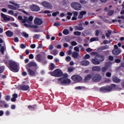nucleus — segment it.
Masks as SVG:
<instances>
[{
  "instance_id": "nucleus-50",
  "label": "nucleus",
  "mask_w": 124,
  "mask_h": 124,
  "mask_svg": "<svg viewBox=\"0 0 124 124\" xmlns=\"http://www.w3.org/2000/svg\"><path fill=\"white\" fill-rule=\"evenodd\" d=\"M108 59H109V61H112L114 60V57L112 56H109L108 57Z\"/></svg>"
},
{
  "instance_id": "nucleus-51",
  "label": "nucleus",
  "mask_w": 124,
  "mask_h": 124,
  "mask_svg": "<svg viewBox=\"0 0 124 124\" xmlns=\"http://www.w3.org/2000/svg\"><path fill=\"white\" fill-rule=\"evenodd\" d=\"M28 21H32L33 20V17L31 16H30L28 18Z\"/></svg>"
},
{
  "instance_id": "nucleus-61",
  "label": "nucleus",
  "mask_w": 124,
  "mask_h": 124,
  "mask_svg": "<svg viewBox=\"0 0 124 124\" xmlns=\"http://www.w3.org/2000/svg\"><path fill=\"white\" fill-rule=\"evenodd\" d=\"M12 97H13V98H18V94H16V93L13 94V95H12Z\"/></svg>"
},
{
  "instance_id": "nucleus-46",
  "label": "nucleus",
  "mask_w": 124,
  "mask_h": 124,
  "mask_svg": "<svg viewBox=\"0 0 124 124\" xmlns=\"http://www.w3.org/2000/svg\"><path fill=\"white\" fill-rule=\"evenodd\" d=\"M76 30L80 31H83V29L82 27H76Z\"/></svg>"
},
{
  "instance_id": "nucleus-55",
  "label": "nucleus",
  "mask_w": 124,
  "mask_h": 124,
  "mask_svg": "<svg viewBox=\"0 0 124 124\" xmlns=\"http://www.w3.org/2000/svg\"><path fill=\"white\" fill-rule=\"evenodd\" d=\"M5 99L7 101H8L10 100V96L9 95L6 96Z\"/></svg>"
},
{
  "instance_id": "nucleus-19",
  "label": "nucleus",
  "mask_w": 124,
  "mask_h": 124,
  "mask_svg": "<svg viewBox=\"0 0 124 124\" xmlns=\"http://www.w3.org/2000/svg\"><path fill=\"white\" fill-rule=\"evenodd\" d=\"M91 61L92 63L94 65H99L100 64V62H101L100 61L96 60V58L92 59Z\"/></svg>"
},
{
  "instance_id": "nucleus-52",
  "label": "nucleus",
  "mask_w": 124,
  "mask_h": 124,
  "mask_svg": "<svg viewBox=\"0 0 124 124\" xmlns=\"http://www.w3.org/2000/svg\"><path fill=\"white\" fill-rule=\"evenodd\" d=\"M65 53L63 51H60V56L61 57L64 56Z\"/></svg>"
},
{
  "instance_id": "nucleus-44",
  "label": "nucleus",
  "mask_w": 124,
  "mask_h": 124,
  "mask_svg": "<svg viewBox=\"0 0 124 124\" xmlns=\"http://www.w3.org/2000/svg\"><path fill=\"white\" fill-rule=\"evenodd\" d=\"M40 37V34H35L33 36V38L38 39Z\"/></svg>"
},
{
  "instance_id": "nucleus-56",
  "label": "nucleus",
  "mask_w": 124,
  "mask_h": 124,
  "mask_svg": "<svg viewBox=\"0 0 124 124\" xmlns=\"http://www.w3.org/2000/svg\"><path fill=\"white\" fill-rule=\"evenodd\" d=\"M67 54L68 55H70L72 54V50L71 49L67 50Z\"/></svg>"
},
{
  "instance_id": "nucleus-27",
  "label": "nucleus",
  "mask_w": 124,
  "mask_h": 124,
  "mask_svg": "<svg viewBox=\"0 0 124 124\" xmlns=\"http://www.w3.org/2000/svg\"><path fill=\"white\" fill-rule=\"evenodd\" d=\"M79 55V54L78 52H77L76 51H74L72 53V56L73 58H77Z\"/></svg>"
},
{
  "instance_id": "nucleus-6",
  "label": "nucleus",
  "mask_w": 124,
  "mask_h": 124,
  "mask_svg": "<svg viewBox=\"0 0 124 124\" xmlns=\"http://www.w3.org/2000/svg\"><path fill=\"white\" fill-rule=\"evenodd\" d=\"M71 6L77 11H80L81 9L82 8V5L80 4V3L77 2H73L71 3Z\"/></svg>"
},
{
  "instance_id": "nucleus-14",
  "label": "nucleus",
  "mask_w": 124,
  "mask_h": 124,
  "mask_svg": "<svg viewBox=\"0 0 124 124\" xmlns=\"http://www.w3.org/2000/svg\"><path fill=\"white\" fill-rule=\"evenodd\" d=\"M19 89L22 91H27L30 90V87L28 85H22L19 86Z\"/></svg>"
},
{
  "instance_id": "nucleus-42",
  "label": "nucleus",
  "mask_w": 124,
  "mask_h": 124,
  "mask_svg": "<svg viewBox=\"0 0 124 124\" xmlns=\"http://www.w3.org/2000/svg\"><path fill=\"white\" fill-rule=\"evenodd\" d=\"M79 2L82 4H86V3H87L88 2L85 0H80L79 1Z\"/></svg>"
},
{
  "instance_id": "nucleus-57",
  "label": "nucleus",
  "mask_w": 124,
  "mask_h": 124,
  "mask_svg": "<svg viewBox=\"0 0 124 124\" xmlns=\"http://www.w3.org/2000/svg\"><path fill=\"white\" fill-rule=\"evenodd\" d=\"M20 48L22 49H24L26 48V46L24 44L20 45Z\"/></svg>"
},
{
  "instance_id": "nucleus-36",
  "label": "nucleus",
  "mask_w": 124,
  "mask_h": 124,
  "mask_svg": "<svg viewBox=\"0 0 124 124\" xmlns=\"http://www.w3.org/2000/svg\"><path fill=\"white\" fill-rule=\"evenodd\" d=\"M71 57L70 56H67L65 57V61H66L67 62H69L71 61Z\"/></svg>"
},
{
  "instance_id": "nucleus-39",
  "label": "nucleus",
  "mask_w": 124,
  "mask_h": 124,
  "mask_svg": "<svg viewBox=\"0 0 124 124\" xmlns=\"http://www.w3.org/2000/svg\"><path fill=\"white\" fill-rule=\"evenodd\" d=\"M74 34L75 35L80 36V35H81V32L78 31H76L75 32H74Z\"/></svg>"
},
{
  "instance_id": "nucleus-10",
  "label": "nucleus",
  "mask_w": 124,
  "mask_h": 124,
  "mask_svg": "<svg viewBox=\"0 0 124 124\" xmlns=\"http://www.w3.org/2000/svg\"><path fill=\"white\" fill-rule=\"evenodd\" d=\"M42 5L44 7L48 8L49 9H51L52 8V5L49 2H46V1H44L43 2H42Z\"/></svg>"
},
{
  "instance_id": "nucleus-34",
  "label": "nucleus",
  "mask_w": 124,
  "mask_h": 124,
  "mask_svg": "<svg viewBox=\"0 0 124 124\" xmlns=\"http://www.w3.org/2000/svg\"><path fill=\"white\" fill-rule=\"evenodd\" d=\"M114 10H111L109 11H108V16H112L113 14H114Z\"/></svg>"
},
{
  "instance_id": "nucleus-7",
  "label": "nucleus",
  "mask_w": 124,
  "mask_h": 124,
  "mask_svg": "<svg viewBox=\"0 0 124 124\" xmlns=\"http://www.w3.org/2000/svg\"><path fill=\"white\" fill-rule=\"evenodd\" d=\"M71 79L73 81H75L77 83H80L82 81V78L80 76L78 75H74L71 77Z\"/></svg>"
},
{
  "instance_id": "nucleus-28",
  "label": "nucleus",
  "mask_w": 124,
  "mask_h": 124,
  "mask_svg": "<svg viewBox=\"0 0 124 124\" xmlns=\"http://www.w3.org/2000/svg\"><path fill=\"white\" fill-rule=\"evenodd\" d=\"M55 65L53 63H51L50 65H49V69L50 70H54L55 68Z\"/></svg>"
},
{
  "instance_id": "nucleus-16",
  "label": "nucleus",
  "mask_w": 124,
  "mask_h": 124,
  "mask_svg": "<svg viewBox=\"0 0 124 124\" xmlns=\"http://www.w3.org/2000/svg\"><path fill=\"white\" fill-rule=\"evenodd\" d=\"M101 71V67L100 66H96L92 67V71L93 72H100Z\"/></svg>"
},
{
  "instance_id": "nucleus-41",
  "label": "nucleus",
  "mask_w": 124,
  "mask_h": 124,
  "mask_svg": "<svg viewBox=\"0 0 124 124\" xmlns=\"http://www.w3.org/2000/svg\"><path fill=\"white\" fill-rule=\"evenodd\" d=\"M112 76V73H111L110 72H107V73L106 74V77L108 78H109L111 77V76Z\"/></svg>"
},
{
  "instance_id": "nucleus-63",
  "label": "nucleus",
  "mask_w": 124,
  "mask_h": 124,
  "mask_svg": "<svg viewBox=\"0 0 124 124\" xmlns=\"http://www.w3.org/2000/svg\"><path fill=\"white\" fill-rule=\"evenodd\" d=\"M30 47H31V48L34 49V48H35V47H36V45L31 44L30 45Z\"/></svg>"
},
{
  "instance_id": "nucleus-29",
  "label": "nucleus",
  "mask_w": 124,
  "mask_h": 124,
  "mask_svg": "<svg viewBox=\"0 0 124 124\" xmlns=\"http://www.w3.org/2000/svg\"><path fill=\"white\" fill-rule=\"evenodd\" d=\"M62 33H63V34H64L65 35H67L69 34V31H68V29H64L63 30Z\"/></svg>"
},
{
  "instance_id": "nucleus-35",
  "label": "nucleus",
  "mask_w": 124,
  "mask_h": 124,
  "mask_svg": "<svg viewBox=\"0 0 124 124\" xmlns=\"http://www.w3.org/2000/svg\"><path fill=\"white\" fill-rule=\"evenodd\" d=\"M72 14L74 15V17H77L78 16V12L73 11Z\"/></svg>"
},
{
  "instance_id": "nucleus-32",
  "label": "nucleus",
  "mask_w": 124,
  "mask_h": 124,
  "mask_svg": "<svg viewBox=\"0 0 124 124\" xmlns=\"http://www.w3.org/2000/svg\"><path fill=\"white\" fill-rule=\"evenodd\" d=\"M50 54L51 55H54V56H56L58 54V51L57 49H54L53 51H50Z\"/></svg>"
},
{
  "instance_id": "nucleus-22",
  "label": "nucleus",
  "mask_w": 124,
  "mask_h": 124,
  "mask_svg": "<svg viewBox=\"0 0 124 124\" xmlns=\"http://www.w3.org/2000/svg\"><path fill=\"white\" fill-rule=\"evenodd\" d=\"M1 17H2L5 21H9L10 20V17H8L5 14L2 13H1Z\"/></svg>"
},
{
  "instance_id": "nucleus-12",
  "label": "nucleus",
  "mask_w": 124,
  "mask_h": 124,
  "mask_svg": "<svg viewBox=\"0 0 124 124\" xmlns=\"http://www.w3.org/2000/svg\"><path fill=\"white\" fill-rule=\"evenodd\" d=\"M17 18H18V20L21 21L22 23H23L24 24L29 22V20L28 19V17H26V16H24V19H23V18L22 17V16H18V17Z\"/></svg>"
},
{
  "instance_id": "nucleus-33",
  "label": "nucleus",
  "mask_w": 124,
  "mask_h": 124,
  "mask_svg": "<svg viewBox=\"0 0 124 124\" xmlns=\"http://www.w3.org/2000/svg\"><path fill=\"white\" fill-rule=\"evenodd\" d=\"M67 15H68L67 16V20H70V19H71V16H72V13H70V12H68L67 13Z\"/></svg>"
},
{
  "instance_id": "nucleus-26",
  "label": "nucleus",
  "mask_w": 124,
  "mask_h": 124,
  "mask_svg": "<svg viewBox=\"0 0 124 124\" xmlns=\"http://www.w3.org/2000/svg\"><path fill=\"white\" fill-rule=\"evenodd\" d=\"M108 49H109V46L106 45L104 46H101V47H99L98 48V50H101L103 51L104 50H106Z\"/></svg>"
},
{
  "instance_id": "nucleus-40",
  "label": "nucleus",
  "mask_w": 124,
  "mask_h": 124,
  "mask_svg": "<svg viewBox=\"0 0 124 124\" xmlns=\"http://www.w3.org/2000/svg\"><path fill=\"white\" fill-rule=\"evenodd\" d=\"M90 58H91V56H90L89 54H86V55L84 56V58H83V59L84 60H86V59H90Z\"/></svg>"
},
{
  "instance_id": "nucleus-21",
  "label": "nucleus",
  "mask_w": 124,
  "mask_h": 124,
  "mask_svg": "<svg viewBox=\"0 0 124 124\" xmlns=\"http://www.w3.org/2000/svg\"><path fill=\"white\" fill-rule=\"evenodd\" d=\"M112 81L115 83H118L121 81V79L118 78L116 76H113L112 77Z\"/></svg>"
},
{
  "instance_id": "nucleus-13",
  "label": "nucleus",
  "mask_w": 124,
  "mask_h": 124,
  "mask_svg": "<svg viewBox=\"0 0 124 124\" xmlns=\"http://www.w3.org/2000/svg\"><path fill=\"white\" fill-rule=\"evenodd\" d=\"M110 65V63H109V62H107L105 65V66L102 68V72L103 73H105L106 71H107L108 69V68Z\"/></svg>"
},
{
  "instance_id": "nucleus-58",
  "label": "nucleus",
  "mask_w": 124,
  "mask_h": 124,
  "mask_svg": "<svg viewBox=\"0 0 124 124\" xmlns=\"http://www.w3.org/2000/svg\"><path fill=\"white\" fill-rule=\"evenodd\" d=\"M24 26H25L27 28H31V25H29L27 23H24Z\"/></svg>"
},
{
  "instance_id": "nucleus-23",
  "label": "nucleus",
  "mask_w": 124,
  "mask_h": 124,
  "mask_svg": "<svg viewBox=\"0 0 124 124\" xmlns=\"http://www.w3.org/2000/svg\"><path fill=\"white\" fill-rule=\"evenodd\" d=\"M92 78H93V76H92V75L91 74H88V75H87L86 77H85L83 80L85 82H88V81L91 80Z\"/></svg>"
},
{
  "instance_id": "nucleus-17",
  "label": "nucleus",
  "mask_w": 124,
  "mask_h": 124,
  "mask_svg": "<svg viewBox=\"0 0 124 124\" xmlns=\"http://www.w3.org/2000/svg\"><path fill=\"white\" fill-rule=\"evenodd\" d=\"M80 64L82 66H87L90 64V62L87 60H82L80 62Z\"/></svg>"
},
{
  "instance_id": "nucleus-31",
  "label": "nucleus",
  "mask_w": 124,
  "mask_h": 124,
  "mask_svg": "<svg viewBox=\"0 0 124 124\" xmlns=\"http://www.w3.org/2000/svg\"><path fill=\"white\" fill-rule=\"evenodd\" d=\"M8 8H10V9H12V10H17V8L12 5H8Z\"/></svg>"
},
{
  "instance_id": "nucleus-48",
  "label": "nucleus",
  "mask_w": 124,
  "mask_h": 124,
  "mask_svg": "<svg viewBox=\"0 0 124 124\" xmlns=\"http://www.w3.org/2000/svg\"><path fill=\"white\" fill-rule=\"evenodd\" d=\"M8 13L9 14H10V15L13 16V15H14V11L13 10H10L8 11Z\"/></svg>"
},
{
  "instance_id": "nucleus-1",
  "label": "nucleus",
  "mask_w": 124,
  "mask_h": 124,
  "mask_svg": "<svg viewBox=\"0 0 124 124\" xmlns=\"http://www.w3.org/2000/svg\"><path fill=\"white\" fill-rule=\"evenodd\" d=\"M36 67L37 66V64L34 62H30V63L26 64V69L27 70L28 74L31 77H34L36 76V72L34 71L31 70L30 68L31 67Z\"/></svg>"
},
{
  "instance_id": "nucleus-49",
  "label": "nucleus",
  "mask_w": 124,
  "mask_h": 124,
  "mask_svg": "<svg viewBox=\"0 0 124 124\" xmlns=\"http://www.w3.org/2000/svg\"><path fill=\"white\" fill-rule=\"evenodd\" d=\"M120 62H121V60L119 59H115V62L117 63H119Z\"/></svg>"
},
{
  "instance_id": "nucleus-47",
  "label": "nucleus",
  "mask_w": 124,
  "mask_h": 124,
  "mask_svg": "<svg viewBox=\"0 0 124 124\" xmlns=\"http://www.w3.org/2000/svg\"><path fill=\"white\" fill-rule=\"evenodd\" d=\"M71 44L72 45V46H77V45H78L77 43L75 41H72V42H71Z\"/></svg>"
},
{
  "instance_id": "nucleus-4",
  "label": "nucleus",
  "mask_w": 124,
  "mask_h": 124,
  "mask_svg": "<svg viewBox=\"0 0 124 124\" xmlns=\"http://www.w3.org/2000/svg\"><path fill=\"white\" fill-rule=\"evenodd\" d=\"M51 76L54 77H62L63 76V74L61 69H55L54 71L49 73Z\"/></svg>"
},
{
  "instance_id": "nucleus-45",
  "label": "nucleus",
  "mask_w": 124,
  "mask_h": 124,
  "mask_svg": "<svg viewBox=\"0 0 124 124\" xmlns=\"http://www.w3.org/2000/svg\"><path fill=\"white\" fill-rule=\"evenodd\" d=\"M60 14V12L59 11H57L56 12H54L52 13V16H56L57 15H59Z\"/></svg>"
},
{
  "instance_id": "nucleus-11",
  "label": "nucleus",
  "mask_w": 124,
  "mask_h": 124,
  "mask_svg": "<svg viewBox=\"0 0 124 124\" xmlns=\"http://www.w3.org/2000/svg\"><path fill=\"white\" fill-rule=\"evenodd\" d=\"M95 59H96V60L99 61L100 62H102L105 60L104 56L101 54H97V55L95 56Z\"/></svg>"
},
{
  "instance_id": "nucleus-59",
  "label": "nucleus",
  "mask_w": 124,
  "mask_h": 124,
  "mask_svg": "<svg viewBox=\"0 0 124 124\" xmlns=\"http://www.w3.org/2000/svg\"><path fill=\"white\" fill-rule=\"evenodd\" d=\"M54 58V57H53L52 55H48L47 56V59L49 60H52Z\"/></svg>"
},
{
  "instance_id": "nucleus-53",
  "label": "nucleus",
  "mask_w": 124,
  "mask_h": 124,
  "mask_svg": "<svg viewBox=\"0 0 124 124\" xmlns=\"http://www.w3.org/2000/svg\"><path fill=\"white\" fill-rule=\"evenodd\" d=\"M60 26H61V24H60V23H54V27H59Z\"/></svg>"
},
{
  "instance_id": "nucleus-60",
  "label": "nucleus",
  "mask_w": 124,
  "mask_h": 124,
  "mask_svg": "<svg viewBox=\"0 0 124 124\" xmlns=\"http://www.w3.org/2000/svg\"><path fill=\"white\" fill-rule=\"evenodd\" d=\"M29 59L31 60L34 59V55L32 54H30L29 55Z\"/></svg>"
},
{
  "instance_id": "nucleus-9",
  "label": "nucleus",
  "mask_w": 124,
  "mask_h": 124,
  "mask_svg": "<svg viewBox=\"0 0 124 124\" xmlns=\"http://www.w3.org/2000/svg\"><path fill=\"white\" fill-rule=\"evenodd\" d=\"M58 81L61 82V84H70L71 82L70 79L65 78H60Z\"/></svg>"
},
{
  "instance_id": "nucleus-18",
  "label": "nucleus",
  "mask_w": 124,
  "mask_h": 124,
  "mask_svg": "<svg viewBox=\"0 0 124 124\" xmlns=\"http://www.w3.org/2000/svg\"><path fill=\"white\" fill-rule=\"evenodd\" d=\"M43 21L39 18H37L34 20V24L36 25H40L42 24Z\"/></svg>"
},
{
  "instance_id": "nucleus-8",
  "label": "nucleus",
  "mask_w": 124,
  "mask_h": 124,
  "mask_svg": "<svg viewBox=\"0 0 124 124\" xmlns=\"http://www.w3.org/2000/svg\"><path fill=\"white\" fill-rule=\"evenodd\" d=\"M102 76L100 74H94L93 77H92V80L94 82H99L101 80Z\"/></svg>"
},
{
  "instance_id": "nucleus-37",
  "label": "nucleus",
  "mask_w": 124,
  "mask_h": 124,
  "mask_svg": "<svg viewBox=\"0 0 124 124\" xmlns=\"http://www.w3.org/2000/svg\"><path fill=\"white\" fill-rule=\"evenodd\" d=\"M4 51H5L4 46H1L0 48V52L2 55H4Z\"/></svg>"
},
{
  "instance_id": "nucleus-24",
  "label": "nucleus",
  "mask_w": 124,
  "mask_h": 124,
  "mask_svg": "<svg viewBox=\"0 0 124 124\" xmlns=\"http://www.w3.org/2000/svg\"><path fill=\"white\" fill-rule=\"evenodd\" d=\"M5 33L6 34L7 37H13L14 33L11 31H7Z\"/></svg>"
},
{
  "instance_id": "nucleus-5",
  "label": "nucleus",
  "mask_w": 124,
  "mask_h": 124,
  "mask_svg": "<svg viewBox=\"0 0 124 124\" xmlns=\"http://www.w3.org/2000/svg\"><path fill=\"white\" fill-rule=\"evenodd\" d=\"M46 57L45 56H43L40 54H38L36 56V60L39 62H42V64H46L47 63V61L46 60Z\"/></svg>"
},
{
  "instance_id": "nucleus-43",
  "label": "nucleus",
  "mask_w": 124,
  "mask_h": 124,
  "mask_svg": "<svg viewBox=\"0 0 124 124\" xmlns=\"http://www.w3.org/2000/svg\"><path fill=\"white\" fill-rule=\"evenodd\" d=\"M4 71V66H1L0 67V74L2 73Z\"/></svg>"
},
{
  "instance_id": "nucleus-30",
  "label": "nucleus",
  "mask_w": 124,
  "mask_h": 124,
  "mask_svg": "<svg viewBox=\"0 0 124 124\" xmlns=\"http://www.w3.org/2000/svg\"><path fill=\"white\" fill-rule=\"evenodd\" d=\"M22 35L23 37H25V38H29V35L26 32H22Z\"/></svg>"
},
{
  "instance_id": "nucleus-25",
  "label": "nucleus",
  "mask_w": 124,
  "mask_h": 124,
  "mask_svg": "<svg viewBox=\"0 0 124 124\" xmlns=\"http://www.w3.org/2000/svg\"><path fill=\"white\" fill-rule=\"evenodd\" d=\"M121 53V50L120 49H113L112 50V54L115 55H119Z\"/></svg>"
},
{
  "instance_id": "nucleus-54",
  "label": "nucleus",
  "mask_w": 124,
  "mask_h": 124,
  "mask_svg": "<svg viewBox=\"0 0 124 124\" xmlns=\"http://www.w3.org/2000/svg\"><path fill=\"white\" fill-rule=\"evenodd\" d=\"M95 35L96 36H98V35H99V33H100V31L99 30H96L95 31Z\"/></svg>"
},
{
  "instance_id": "nucleus-2",
  "label": "nucleus",
  "mask_w": 124,
  "mask_h": 124,
  "mask_svg": "<svg viewBox=\"0 0 124 124\" xmlns=\"http://www.w3.org/2000/svg\"><path fill=\"white\" fill-rule=\"evenodd\" d=\"M9 69L12 72L16 73L19 71L18 63L12 60L9 61Z\"/></svg>"
},
{
  "instance_id": "nucleus-62",
  "label": "nucleus",
  "mask_w": 124,
  "mask_h": 124,
  "mask_svg": "<svg viewBox=\"0 0 124 124\" xmlns=\"http://www.w3.org/2000/svg\"><path fill=\"white\" fill-rule=\"evenodd\" d=\"M14 41H15V42H16V43H18L19 42L18 37H15Z\"/></svg>"
},
{
  "instance_id": "nucleus-20",
  "label": "nucleus",
  "mask_w": 124,
  "mask_h": 124,
  "mask_svg": "<svg viewBox=\"0 0 124 124\" xmlns=\"http://www.w3.org/2000/svg\"><path fill=\"white\" fill-rule=\"evenodd\" d=\"M31 10L33 12H38L40 11V9L38 6L33 5L31 7Z\"/></svg>"
},
{
  "instance_id": "nucleus-64",
  "label": "nucleus",
  "mask_w": 124,
  "mask_h": 124,
  "mask_svg": "<svg viewBox=\"0 0 124 124\" xmlns=\"http://www.w3.org/2000/svg\"><path fill=\"white\" fill-rule=\"evenodd\" d=\"M74 50L78 52L79 51V49L78 47V46H76L75 47H74Z\"/></svg>"
},
{
  "instance_id": "nucleus-3",
  "label": "nucleus",
  "mask_w": 124,
  "mask_h": 124,
  "mask_svg": "<svg viewBox=\"0 0 124 124\" xmlns=\"http://www.w3.org/2000/svg\"><path fill=\"white\" fill-rule=\"evenodd\" d=\"M112 90H116V85L111 84L110 86H103L99 89V91L101 92L108 93L109 91H112Z\"/></svg>"
},
{
  "instance_id": "nucleus-15",
  "label": "nucleus",
  "mask_w": 124,
  "mask_h": 124,
  "mask_svg": "<svg viewBox=\"0 0 124 124\" xmlns=\"http://www.w3.org/2000/svg\"><path fill=\"white\" fill-rule=\"evenodd\" d=\"M87 13L86 11H81L79 12V15H78V19H82L84 17V16L86 15Z\"/></svg>"
},
{
  "instance_id": "nucleus-38",
  "label": "nucleus",
  "mask_w": 124,
  "mask_h": 124,
  "mask_svg": "<svg viewBox=\"0 0 124 124\" xmlns=\"http://www.w3.org/2000/svg\"><path fill=\"white\" fill-rule=\"evenodd\" d=\"M74 70V68H73V67H69L68 69H67V72H68L69 73H70L72 72H73Z\"/></svg>"
}]
</instances>
